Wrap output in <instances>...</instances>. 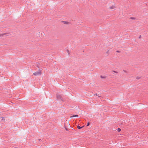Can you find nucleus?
Here are the masks:
<instances>
[{"label": "nucleus", "instance_id": "obj_1", "mask_svg": "<svg viewBox=\"0 0 148 148\" xmlns=\"http://www.w3.org/2000/svg\"><path fill=\"white\" fill-rule=\"evenodd\" d=\"M116 6L115 4L112 5L109 7V9L111 10H114L116 8Z\"/></svg>", "mask_w": 148, "mask_h": 148}, {"label": "nucleus", "instance_id": "obj_2", "mask_svg": "<svg viewBox=\"0 0 148 148\" xmlns=\"http://www.w3.org/2000/svg\"><path fill=\"white\" fill-rule=\"evenodd\" d=\"M33 74L35 76L41 74V72L40 71H36L33 73Z\"/></svg>", "mask_w": 148, "mask_h": 148}, {"label": "nucleus", "instance_id": "obj_3", "mask_svg": "<svg viewBox=\"0 0 148 148\" xmlns=\"http://www.w3.org/2000/svg\"><path fill=\"white\" fill-rule=\"evenodd\" d=\"M62 22L64 24H68L69 23L68 22L65 21H62Z\"/></svg>", "mask_w": 148, "mask_h": 148}, {"label": "nucleus", "instance_id": "obj_4", "mask_svg": "<svg viewBox=\"0 0 148 148\" xmlns=\"http://www.w3.org/2000/svg\"><path fill=\"white\" fill-rule=\"evenodd\" d=\"M78 116V115H73L72 116H71V117H77Z\"/></svg>", "mask_w": 148, "mask_h": 148}, {"label": "nucleus", "instance_id": "obj_5", "mask_svg": "<svg viewBox=\"0 0 148 148\" xmlns=\"http://www.w3.org/2000/svg\"><path fill=\"white\" fill-rule=\"evenodd\" d=\"M101 78H103V79H105L106 78V77L105 76H101Z\"/></svg>", "mask_w": 148, "mask_h": 148}, {"label": "nucleus", "instance_id": "obj_6", "mask_svg": "<svg viewBox=\"0 0 148 148\" xmlns=\"http://www.w3.org/2000/svg\"><path fill=\"white\" fill-rule=\"evenodd\" d=\"M82 127H80V126H79V125L77 126V128H78V129H81V128H82Z\"/></svg>", "mask_w": 148, "mask_h": 148}, {"label": "nucleus", "instance_id": "obj_7", "mask_svg": "<svg viewBox=\"0 0 148 148\" xmlns=\"http://www.w3.org/2000/svg\"><path fill=\"white\" fill-rule=\"evenodd\" d=\"M118 132H120L121 131V129L119 128H118L117 129Z\"/></svg>", "mask_w": 148, "mask_h": 148}, {"label": "nucleus", "instance_id": "obj_8", "mask_svg": "<svg viewBox=\"0 0 148 148\" xmlns=\"http://www.w3.org/2000/svg\"><path fill=\"white\" fill-rule=\"evenodd\" d=\"M90 125V123H87V126H89Z\"/></svg>", "mask_w": 148, "mask_h": 148}, {"label": "nucleus", "instance_id": "obj_9", "mask_svg": "<svg viewBox=\"0 0 148 148\" xmlns=\"http://www.w3.org/2000/svg\"><path fill=\"white\" fill-rule=\"evenodd\" d=\"M2 120H3V121H4L5 120V119L3 118H2Z\"/></svg>", "mask_w": 148, "mask_h": 148}, {"label": "nucleus", "instance_id": "obj_10", "mask_svg": "<svg viewBox=\"0 0 148 148\" xmlns=\"http://www.w3.org/2000/svg\"><path fill=\"white\" fill-rule=\"evenodd\" d=\"M114 72L115 73H117V72H116L115 71H114Z\"/></svg>", "mask_w": 148, "mask_h": 148}]
</instances>
